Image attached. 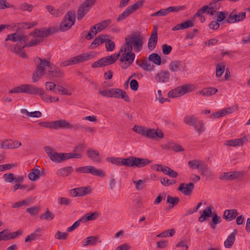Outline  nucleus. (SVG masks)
I'll use <instances>...</instances> for the list:
<instances>
[{
    "mask_svg": "<svg viewBox=\"0 0 250 250\" xmlns=\"http://www.w3.org/2000/svg\"><path fill=\"white\" fill-rule=\"evenodd\" d=\"M55 217V215L53 213L51 212L48 208H47L45 212L43 214H41L40 216L41 219H45L47 221H50L52 220Z\"/></svg>",
    "mask_w": 250,
    "mask_h": 250,
    "instance_id": "obj_47",
    "label": "nucleus"
},
{
    "mask_svg": "<svg viewBox=\"0 0 250 250\" xmlns=\"http://www.w3.org/2000/svg\"><path fill=\"white\" fill-rule=\"evenodd\" d=\"M108 37L107 35H103L98 36L97 38L95 39L92 43L90 45V47L91 49H93L95 48L98 45H99L105 42L106 41V38Z\"/></svg>",
    "mask_w": 250,
    "mask_h": 250,
    "instance_id": "obj_32",
    "label": "nucleus"
},
{
    "mask_svg": "<svg viewBox=\"0 0 250 250\" xmlns=\"http://www.w3.org/2000/svg\"><path fill=\"white\" fill-rule=\"evenodd\" d=\"M133 183L135 184L137 190H140L145 187L144 181L142 180L133 181Z\"/></svg>",
    "mask_w": 250,
    "mask_h": 250,
    "instance_id": "obj_63",
    "label": "nucleus"
},
{
    "mask_svg": "<svg viewBox=\"0 0 250 250\" xmlns=\"http://www.w3.org/2000/svg\"><path fill=\"white\" fill-rule=\"evenodd\" d=\"M86 155L88 158L94 162L100 163L102 161L98 150L89 149L86 152Z\"/></svg>",
    "mask_w": 250,
    "mask_h": 250,
    "instance_id": "obj_23",
    "label": "nucleus"
},
{
    "mask_svg": "<svg viewBox=\"0 0 250 250\" xmlns=\"http://www.w3.org/2000/svg\"><path fill=\"white\" fill-rule=\"evenodd\" d=\"M205 123L202 121H199L194 125V128L199 134L202 133L205 131Z\"/></svg>",
    "mask_w": 250,
    "mask_h": 250,
    "instance_id": "obj_46",
    "label": "nucleus"
},
{
    "mask_svg": "<svg viewBox=\"0 0 250 250\" xmlns=\"http://www.w3.org/2000/svg\"><path fill=\"white\" fill-rule=\"evenodd\" d=\"M200 174L203 177L207 178H210L214 176L213 172L210 170L208 165L203 163L199 169Z\"/></svg>",
    "mask_w": 250,
    "mask_h": 250,
    "instance_id": "obj_26",
    "label": "nucleus"
},
{
    "mask_svg": "<svg viewBox=\"0 0 250 250\" xmlns=\"http://www.w3.org/2000/svg\"><path fill=\"white\" fill-rule=\"evenodd\" d=\"M27 44L17 43L13 49V52L15 53L18 54V55L22 58H26V54L23 51L24 47H27Z\"/></svg>",
    "mask_w": 250,
    "mask_h": 250,
    "instance_id": "obj_27",
    "label": "nucleus"
},
{
    "mask_svg": "<svg viewBox=\"0 0 250 250\" xmlns=\"http://www.w3.org/2000/svg\"><path fill=\"white\" fill-rule=\"evenodd\" d=\"M122 46L119 53L120 54V65L123 69L127 68L133 62L135 55L132 51H124Z\"/></svg>",
    "mask_w": 250,
    "mask_h": 250,
    "instance_id": "obj_4",
    "label": "nucleus"
},
{
    "mask_svg": "<svg viewBox=\"0 0 250 250\" xmlns=\"http://www.w3.org/2000/svg\"><path fill=\"white\" fill-rule=\"evenodd\" d=\"M145 136L150 139H153L156 137L163 138L164 134L161 130H156L155 129H146Z\"/></svg>",
    "mask_w": 250,
    "mask_h": 250,
    "instance_id": "obj_24",
    "label": "nucleus"
},
{
    "mask_svg": "<svg viewBox=\"0 0 250 250\" xmlns=\"http://www.w3.org/2000/svg\"><path fill=\"white\" fill-rule=\"evenodd\" d=\"M237 234V231L235 230L229 234L224 242V245L226 248H230L232 246L235 242V236Z\"/></svg>",
    "mask_w": 250,
    "mask_h": 250,
    "instance_id": "obj_30",
    "label": "nucleus"
},
{
    "mask_svg": "<svg viewBox=\"0 0 250 250\" xmlns=\"http://www.w3.org/2000/svg\"><path fill=\"white\" fill-rule=\"evenodd\" d=\"M217 91V89L215 87H208L200 90L198 93L204 96H209L215 94Z\"/></svg>",
    "mask_w": 250,
    "mask_h": 250,
    "instance_id": "obj_35",
    "label": "nucleus"
},
{
    "mask_svg": "<svg viewBox=\"0 0 250 250\" xmlns=\"http://www.w3.org/2000/svg\"><path fill=\"white\" fill-rule=\"evenodd\" d=\"M112 22L111 20L107 19L106 20L102 21L96 24L95 25L98 32H101L107 26H108Z\"/></svg>",
    "mask_w": 250,
    "mask_h": 250,
    "instance_id": "obj_34",
    "label": "nucleus"
},
{
    "mask_svg": "<svg viewBox=\"0 0 250 250\" xmlns=\"http://www.w3.org/2000/svg\"><path fill=\"white\" fill-rule=\"evenodd\" d=\"M75 21L76 16L74 12L73 11H68L60 23V31L64 32L68 30L75 24Z\"/></svg>",
    "mask_w": 250,
    "mask_h": 250,
    "instance_id": "obj_6",
    "label": "nucleus"
},
{
    "mask_svg": "<svg viewBox=\"0 0 250 250\" xmlns=\"http://www.w3.org/2000/svg\"><path fill=\"white\" fill-rule=\"evenodd\" d=\"M76 171L83 173H89L93 175L97 176H104L105 175L103 171L100 169H97L92 166H84L78 167L76 169Z\"/></svg>",
    "mask_w": 250,
    "mask_h": 250,
    "instance_id": "obj_9",
    "label": "nucleus"
},
{
    "mask_svg": "<svg viewBox=\"0 0 250 250\" xmlns=\"http://www.w3.org/2000/svg\"><path fill=\"white\" fill-rule=\"evenodd\" d=\"M78 56L80 59V62H83V61L89 60L91 59H92L94 57L93 55L87 53H83Z\"/></svg>",
    "mask_w": 250,
    "mask_h": 250,
    "instance_id": "obj_56",
    "label": "nucleus"
},
{
    "mask_svg": "<svg viewBox=\"0 0 250 250\" xmlns=\"http://www.w3.org/2000/svg\"><path fill=\"white\" fill-rule=\"evenodd\" d=\"M194 188L193 183L188 184L181 183L178 188V190L181 191L185 195H189L191 194Z\"/></svg>",
    "mask_w": 250,
    "mask_h": 250,
    "instance_id": "obj_19",
    "label": "nucleus"
},
{
    "mask_svg": "<svg viewBox=\"0 0 250 250\" xmlns=\"http://www.w3.org/2000/svg\"><path fill=\"white\" fill-rule=\"evenodd\" d=\"M35 62L36 70L32 75V81L33 83L37 82L41 79L43 75H45L46 73L45 70V67H50L51 63L49 61L42 59L39 57L35 58Z\"/></svg>",
    "mask_w": 250,
    "mask_h": 250,
    "instance_id": "obj_1",
    "label": "nucleus"
},
{
    "mask_svg": "<svg viewBox=\"0 0 250 250\" xmlns=\"http://www.w3.org/2000/svg\"><path fill=\"white\" fill-rule=\"evenodd\" d=\"M203 162L202 161L195 159L188 162V166L191 169H198L199 170Z\"/></svg>",
    "mask_w": 250,
    "mask_h": 250,
    "instance_id": "obj_43",
    "label": "nucleus"
},
{
    "mask_svg": "<svg viewBox=\"0 0 250 250\" xmlns=\"http://www.w3.org/2000/svg\"><path fill=\"white\" fill-rule=\"evenodd\" d=\"M165 149H169L175 152L183 151L184 148L180 145L173 142H168L165 145Z\"/></svg>",
    "mask_w": 250,
    "mask_h": 250,
    "instance_id": "obj_28",
    "label": "nucleus"
},
{
    "mask_svg": "<svg viewBox=\"0 0 250 250\" xmlns=\"http://www.w3.org/2000/svg\"><path fill=\"white\" fill-rule=\"evenodd\" d=\"M246 12L237 13L236 10H233L226 20L228 23H234L243 21L246 18Z\"/></svg>",
    "mask_w": 250,
    "mask_h": 250,
    "instance_id": "obj_12",
    "label": "nucleus"
},
{
    "mask_svg": "<svg viewBox=\"0 0 250 250\" xmlns=\"http://www.w3.org/2000/svg\"><path fill=\"white\" fill-rule=\"evenodd\" d=\"M56 31V29L55 28H48L47 29H36L34 31L30 32L29 35L33 37H37L42 38L50 36L52 34L54 33Z\"/></svg>",
    "mask_w": 250,
    "mask_h": 250,
    "instance_id": "obj_13",
    "label": "nucleus"
},
{
    "mask_svg": "<svg viewBox=\"0 0 250 250\" xmlns=\"http://www.w3.org/2000/svg\"><path fill=\"white\" fill-rule=\"evenodd\" d=\"M161 183L164 186H169L175 184L176 181L174 180H169L167 178H162L160 180Z\"/></svg>",
    "mask_w": 250,
    "mask_h": 250,
    "instance_id": "obj_58",
    "label": "nucleus"
},
{
    "mask_svg": "<svg viewBox=\"0 0 250 250\" xmlns=\"http://www.w3.org/2000/svg\"><path fill=\"white\" fill-rule=\"evenodd\" d=\"M73 170V167L71 166H68L60 169L58 172L61 176L66 177L70 174Z\"/></svg>",
    "mask_w": 250,
    "mask_h": 250,
    "instance_id": "obj_44",
    "label": "nucleus"
},
{
    "mask_svg": "<svg viewBox=\"0 0 250 250\" xmlns=\"http://www.w3.org/2000/svg\"><path fill=\"white\" fill-rule=\"evenodd\" d=\"M132 130L139 134L145 136L146 128L142 126L135 125Z\"/></svg>",
    "mask_w": 250,
    "mask_h": 250,
    "instance_id": "obj_52",
    "label": "nucleus"
},
{
    "mask_svg": "<svg viewBox=\"0 0 250 250\" xmlns=\"http://www.w3.org/2000/svg\"><path fill=\"white\" fill-rule=\"evenodd\" d=\"M140 67L145 71H150L154 69V65L148 62L146 60H143L142 62L140 65Z\"/></svg>",
    "mask_w": 250,
    "mask_h": 250,
    "instance_id": "obj_45",
    "label": "nucleus"
},
{
    "mask_svg": "<svg viewBox=\"0 0 250 250\" xmlns=\"http://www.w3.org/2000/svg\"><path fill=\"white\" fill-rule=\"evenodd\" d=\"M198 121L197 118L193 115H187L184 119V122L190 126H194Z\"/></svg>",
    "mask_w": 250,
    "mask_h": 250,
    "instance_id": "obj_33",
    "label": "nucleus"
},
{
    "mask_svg": "<svg viewBox=\"0 0 250 250\" xmlns=\"http://www.w3.org/2000/svg\"><path fill=\"white\" fill-rule=\"evenodd\" d=\"M212 222L210 223V226L212 229L216 228V226L222 221L220 216H218L217 213L214 212L212 215Z\"/></svg>",
    "mask_w": 250,
    "mask_h": 250,
    "instance_id": "obj_42",
    "label": "nucleus"
},
{
    "mask_svg": "<svg viewBox=\"0 0 250 250\" xmlns=\"http://www.w3.org/2000/svg\"><path fill=\"white\" fill-rule=\"evenodd\" d=\"M148 60L157 65L161 64V58L157 53H153L150 54L148 56Z\"/></svg>",
    "mask_w": 250,
    "mask_h": 250,
    "instance_id": "obj_39",
    "label": "nucleus"
},
{
    "mask_svg": "<svg viewBox=\"0 0 250 250\" xmlns=\"http://www.w3.org/2000/svg\"><path fill=\"white\" fill-rule=\"evenodd\" d=\"M9 230L4 229L0 232V241L1 240L6 241L9 240L8 232Z\"/></svg>",
    "mask_w": 250,
    "mask_h": 250,
    "instance_id": "obj_60",
    "label": "nucleus"
},
{
    "mask_svg": "<svg viewBox=\"0 0 250 250\" xmlns=\"http://www.w3.org/2000/svg\"><path fill=\"white\" fill-rule=\"evenodd\" d=\"M243 175L244 173L242 172L233 171L230 172H224L223 175L220 177V179L227 181H231L239 177H241Z\"/></svg>",
    "mask_w": 250,
    "mask_h": 250,
    "instance_id": "obj_17",
    "label": "nucleus"
},
{
    "mask_svg": "<svg viewBox=\"0 0 250 250\" xmlns=\"http://www.w3.org/2000/svg\"><path fill=\"white\" fill-rule=\"evenodd\" d=\"M180 88L183 95L193 90V87L191 85H183L180 86Z\"/></svg>",
    "mask_w": 250,
    "mask_h": 250,
    "instance_id": "obj_57",
    "label": "nucleus"
},
{
    "mask_svg": "<svg viewBox=\"0 0 250 250\" xmlns=\"http://www.w3.org/2000/svg\"><path fill=\"white\" fill-rule=\"evenodd\" d=\"M122 163V166L141 168L149 164L151 161L148 159L130 156L126 158H123Z\"/></svg>",
    "mask_w": 250,
    "mask_h": 250,
    "instance_id": "obj_3",
    "label": "nucleus"
},
{
    "mask_svg": "<svg viewBox=\"0 0 250 250\" xmlns=\"http://www.w3.org/2000/svg\"><path fill=\"white\" fill-rule=\"evenodd\" d=\"M38 95H39L41 97V99L45 102H48L49 100L48 99L49 96L45 94V91L42 88H40L38 92Z\"/></svg>",
    "mask_w": 250,
    "mask_h": 250,
    "instance_id": "obj_64",
    "label": "nucleus"
},
{
    "mask_svg": "<svg viewBox=\"0 0 250 250\" xmlns=\"http://www.w3.org/2000/svg\"><path fill=\"white\" fill-rule=\"evenodd\" d=\"M170 73L168 71L162 70L155 76V79L158 83H166L169 81Z\"/></svg>",
    "mask_w": 250,
    "mask_h": 250,
    "instance_id": "obj_18",
    "label": "nucleus"
},
{
    "mask_svg": "<svg viewBox=\"0 0 250 250\" xmlns=\"http://www.w3.org/2000/svg\"><path fill=\"white\" fill-rule=\"evenodd\" d=\"M175 233V230L173 229H168L157 235L158 237H171Z\"/></svg>",
    "mask_w": 250,
    "mask_h": 250,
    "instance_id": "obj_51",
    "label": "nucleus"
},
{
    "mask_svg": "<svg viewBox=\"0 0 250 250\" xmlns=\"http://www.w3.org/2000/svg\"><path fill=\"white\" fill-rule=\"evenodd\" d=\"M112 97L124 99L126 102L130 101L126 92L118 88H113Z\"/></svg>",
    "mask_w": 250,
    "mask_h": 250,
    "instance_id": "obj_21",
    "label": "nucleus"
},
{
    "mask_svg": "<svg viewBox=\"0 0 250 250\" xmlns=\"http://www.w3.org/2000/svg\"><path fill=\"white\" fill-rule=\"evenodd\" d=\"M95 2L96 0H85L83 3L80 5L77 13L78 20L81 21L84 17Z\"/></svg>",
    "mask_w": 250,
    "mask_h": 250,
    "instance_id": "obj_8",
    "label": "nucleus"
},
{
    "mask_svg": "<svg viewBox=\"0 0 250 250\" xmlns=\"http://www.w3.org/2000/svg\"><path fill=\"white\" fill-rule=\"evenodd\" d=\"M238 214L236 209H226L223 215V217L229 222L234 220Z\"/></svg>",
    "mask_w": 250,
    "mask_h": 250,
    "instance_id": "obj_25",
    "label": "nucleus"
},
{
    "mask_svg": "<svg viewBox=\"0 0 250 250\" xmlns=\"http://www.w3.org/2000/svg\"><path fill=\"white\" fill-rule=\"evenodd\" d=\"M3 178L6 182L13 183H21L23 180V177L22 176H15L12 173H5L3 175Z\"/></svg>",
    "mask_w": 250,
    "mask_h": 250,
    "instance_id": "obj_20",
    "label": "nucleus"
},
{
    "mask_svg": "<svg viewBox=\"0 0 250 250\" xmlns=\"http://www.w3.org/2000/svg\"><path fill=\"white\" fill-rule=\"evenodd\" d=\"M99 238L98 235L88 237L82 241V245L84 247L88 245L95 246L98 242Z\"/></svg>",
    "mask_w": 250,
    "mask_h": 250,
    "instance_id": "obj_29",
    "label": "nucleus"
},
{
    "mask_svg": "<svg viewBox=\"0 0 250 250\" xmlns=\"http://www.w3.org/2000/svg\"><path fill=\"white\" fill-rule=\"evenodd\" d=\"M168 13L170 12H178L186 9V6L179 5L177 6H170L167 8Z\"/></svg>",
    "mask_w": 250,
    "mask_h": 250,
    "instance_id": "obj_53",
    "label": "nucleus"
},
{
    "mask_svg": "<svg viewBox=\"0 0 250 250\" xmlns=\"http://www.w3.org/2000/svg\"><path fill=\"white\" fill-rule=\"evenodd\" d=\"M106 66L104 58L98 60L97 61L93 63L91 65L92 67L96 68L98 67H104Z\"/></svg>",
    "mask_w": 250,
    "mask_h": 250,
    "instance_id": "obj_62",
    "label": "nucleus"
},
{
    "mask_svg": "<svg viewBox=\"0 0 250 250\" xmlns=\"http://www.w3.org/2000/svg\"><path fill=\"white\" fill-rule=\"evenodd\" d=\"M71 127V124L65 120H59L53 121V129H59L62 128L70 129Z\"/></svg>",
    "mask_w": 250,
    "mask_h": 250,
    "instance_id": "obj_22",
    "label": "nucleus"
},
{
    "mask_svg": "<svg viewBox=\"0 0 250 250\" xmlns=\"http://www.w3.org/2000/svg\"><path fill=\"white\" fill-rule=\"evenodd\" d=\"M108 161H110L111 163L118 165V166H122V161H123V158H118V157H108L107 158Z\"/></svg>",
    "mask_w": 250,
    "mask_h": 250,
    "instance_id": "obj_59",
    "label": "nucleus"
},
{
    "mask_svg": "<svg viewBox=\"0 0 250 250\" xmlns=\"http://www.w3.org/2000/svg\"><path fill=\"white\" fill-rule=\"evenodd\" d=\"M40 88L30 84H22L9 90V93H24L29 95H38Z\"/></svg>",
    "mask_w": 250,
    "mask_h": 250,
    "instance_id": "obj_5",
    "label": "nucleus"
},
{
    "mask_svg": "<svg viewBox=\"0 0 250 250\" xmlns=\"http://www.w3.org/2000/svg\"><path fill=\"white\" fill-rule=\"evenodd\" d=\"M63 155L62 156V162L67 160L71 158H81L82 155L80 153H62Z\"/></svg>",
    "mask_w": 250,
    "mask_h": 250,
    "instance_id": "obj_41",
    "label": "nucleus"
},
{
    "mask_svg": "<svg viewBox=\"0 0 250 250\" xmlns=\"http://www.w3.org/2000/svg\"><path fill=\"white\" fill-rule=\"evenodd\" d=\"M181 66V62L179 61H173L169 64V69L173 72H176L180 70Z\"/></svg>",
    "mask_w": 250,
    "mask_h": 250,
    "instance_id": "obj_38",
    "label": "nucleus"
},
{
    "mask_svg": "<svg viewBox=\"0 0 250 250\" xmlns=\"http://www.w3.org/2000/svg\"><path fill=\"white\" fill-rule=\"evenodd\" d=\"M180 86H179L170 90L167 93L168 97L169 98H174L183 95Z\"/></svg>",
    "mask_w": 250,
    "mask_h": 250,
    "instance_id": "obj_40",
    "label": "nucleus"
},
{
    "mask_svg": "<svg viewBox=\"0 0 250 250\" xmlns=\"http://www.w3.org/2000/svg\"><path fill=\"white\" fill-rule=\"evenodd\" d=\"M105 48L107 51H112L115 48V43L114 42L110 40H109L106 38V41L105 42Z\"/></svg>",
    "mask_w": 250,
    "mask_h": 250,
    "instance_id": "obj_55",
    "label": "nucleus"
},
{
    "mask_svg": "<svg viewBox=\"0 0 250 250\" xmlns=\"http://www.w3.org/2000/svg\"><path fill=\"white\" fill-rule=\"evenodd\" d=\"M91 192L90 187H82L75 188L70 190L69 193L72 197H82L89 194Z\"/></svg>",
    "mask_w": 250,
    "mask_h": 250,
    "instance_id": "obj_14",
    "label": "nucleus"
},
{
    "mask_svg": "<svg viewBox=\"0 0 250 250\" xmlns=\"http://www.w3.org/2000/svg\"><path fill=\"white\" fill-rule=\"evenodd\" d=\"M226 62H219L216 64V76L218 78L221 77L223 74L226 67Z\"/></svg>",
    "mask_w": 250,
    "mask_h": 250,
    "instance_id": "obj_37",
    "label": "nucleus"
},
{
    "mask_svg": "<svg viewBox=\"0 0 250 250\" xmlns=\"http://www.w3.org/2000/svg\"><path fill=\"white\" fill-rule=\"evenodd\" d=\"M99 213L98 212L89 213L83 216L82 218L83 220V222H86L89 220H95L98 216Z\"/></svg>",
    "mask_w": 250,
    "mask_h": 250,
    "instance_id": "obj_48",
    "label": "nucleus"
},
{
    "mask_svg": "<svg viewBox=\"0 0 250 250\" xmlns=\"http://www.w3.org/2000/svg\"><path fill=\"white\" fill-rule=\"evenodd\" d=\"M113 88L107 89L103 91L99 92V93L105 97H112Z\"/></svg>",
    "mask_w": 250,
    "mask_h": 250,
    "instance_id": "obj_61",
    "label": "nucleus"
},
{
    "mask_svg": "<svg viewBox=\"0 0 250 250\" xmlns=\"http://www.w3.org/2000/svg\"><path fill=\"white\" fill-rule=\"evenodd\" d=\"M248 137L247 136H244L243 138L229 140L226 141L224 143V145L229 146H239L243 145L248 142Z\"/></svg>",
    "mask_w": 250,
    "mask_h": 250,
    "instance_id": "obj_16",
    "label": "nucleus"
},
{
    "mask_svg": "<svg viewBox=\"0 0 250 250\" xmlns=\"http://www.w3.org/2000/svg\"><path fill=\"white\" fill-rule=\"evenodd\" d=\"M144 3L143 0H139L132 5L129 6L117 19V22H120L127 18L130 14L138 10Z\"/></svg>",
    "mask_w": 250,
    "mask_h": 250,
    "instance_id": "obj_7",
    "label": "nucleus"
},
{
    "mask_svg": "<svg viewBox=\"0 0 250 250\" xmlns=\"http://www.w3.org/2000/svg\"><path fill=\"white\" fill-rule=\"evenodd\" d=\"M158 41V28L157 26L153 27L152 34L148 40V48L149 50H153L157 43Z\"/></svg>",
    "mask_w": 250,
    "mask_h": 250,
    "instance_id": "obj_15",
    "label": "nucleus"
},
{
    "mask_svg": "<svg viewBox=\"0 0 250 250\" xmlns=\"http://www.w3.org/2000/svg\"><path fill=\"white\" fill-rule=\"evenodd\" d=\"M143 38L140 35H132L125 38V43L123 45L124 51H132L133 46L136 52L140 51L143 47Z\"/></svg>",
    "mask_w": 250,
    "mask_h": 250,
    "instance_id": "obj_2",
    "label": "nucleus"
},
{
    "mask_svg": "<svg viewBox=\"0 0 250 250\" xmlns=\"http://www.w3.org/2000/svg\"><path fill=\"white\" fill-rule=\"evenodd\" d=\"M44 149L52 162L58 163L62 162V156H63L62 153H58L50 146H45Z\"/></svg>",
    "mask_w": 250,
    "mask_h": 250,
    "instance_id": "obj_10",
    "label": "nucleus"
},
{
    "mask_svg": "<svg viewBox=\"0 0 250 250\" xmlns=\"http://www.w3.org/2000/svg\"><path fill=\"white\" fill-rule=\"evenodd\" d=\"M23 233V230L19 229L18 230L11 232H8L9 240L15 239L18 237H19L22 235Z\"/></svg>",
    "mask_w": 250,
    "mask_h": 250,
    "instance_id": "obj_54",
    "label": "nucleus"
},
{
    "mask_svg": "<svg viewBox=\"0 0 250 250\" xmlns=\"http://www.w3.org/2000/svg\"><path fill=\"white\" fill-rule=\"evenodd\" d=\"M179 201L180 199L177 197H173L170 195H168L167 196V203L172 205L171 207H169V209L173 208L175 205H177L179 202Z\"/></svg>",
    "mask_w": 250,
    "mask_h": 250,
    "instance_id": "obj_49",
    "label": "nucleus"
},
{
    "mask_svg": "<svg viewBox=\"0 0 250 250\" xmlns=\"http://www.w3.org/2000/svg\"><path fill=\"white\" fill-rule=\"evenodd\" d=\"M120 55V54H117L115 53L110 56L104 57L106 66L114 63L117 61Z\"/></svg>",
    "mask_w": 250,
    "mask_h": 250,
    "instance_id": "obj_36",
    "label": "nucleus"
},
{
    "mask_svg": "<svg viewBox=\"0 0 250 250\" xmlns=\"http://www.w3.org/2000/svg\"><path fill=\"white\" fill-rule=\"evenodd\" d=\"M48 68V70H46L45 75L48 78H62L64 75L63 71L52 63H51L50 67Z\"/></svg>",
    "mask_w": 250,
    "mask_h": 250,
    "instance_id": "obj_11",
    "label": "nucleus"
},
{
    "mask_svg": "<svg viewBox=\"0 0 250 250\" xmlns=\"http://www.w3.org/2000/svg\"><path fill=\"white\" fill-rule=\"evenodd\" d=\"M40 168L39 166H37L31 170L28 174V178L30 180L34 181L40 178L41 175Z\"/></svg>",
    "mask_w": 250,
    "mask_h": 250,
    "instance_id": "obj_31",
    "label": "nucleus"
},
{
    "mask_svg": "<svg viewBox=\"0 0 250 250\" xmlns=\"http://www.w3.org/2000/svg\"><path fill=\"white\" fill-rule=\"evenodd\" d=\"M20 35L17 33H14L11 34H9L7 36L5 39V42L7 41H12L14 42H18L17 43L20 42Z\"/></svg>",
    "mask_w": 250,
    "mask_h": 250,
    "instance_id": "obj_50",
    "label": "nucleus"
}]
</instances>
